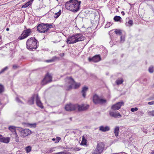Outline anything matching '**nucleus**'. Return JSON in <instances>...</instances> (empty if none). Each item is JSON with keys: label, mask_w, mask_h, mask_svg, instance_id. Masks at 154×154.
Returning <instances> with one entry per match:
<instances>
[{"label": "nucleus", "mask_w": 154, "mask_h": 154, "mask_svg": "<svg viewBox=\"0 0 154 154\" xmlns=\"http://www.w3.org/2000/svg\"><path fill=\"white\" fill-rule=\"evenodd\" d=\"M81 3L80 1L78 0H70L66 2L65 8L68 10L75 13L79 10Z\"/></svg>", "instance_id": "nucleus-1"}, {"label": "nucleus", "mask_w": 154, "mask_h": 154, "mask_svg": "<svg viewBox=\"0 0 154 154\" xmlns=\"http://www.w3.org/2000/svg\"><path fill=\"white\" fill-rule=\"evenodd\" d=\"M38 41L34 37H32L28 39L26 42L27 48L30 50L35 49L37 47Z\"/></svg>", "instance_id": "nucleus-2"}, {"label": "nucleus", "mask_w": 154, "mask_h": 154, "mask_svg": "<svg viewBox=\"0 0 154 154\" xmlns=\"http://www.w3.org/2000/svg\"><path fill=\"white\" fill-rule=\"evenodd\" d=\"M52 27V24L41 23L37 27V30L41 33H46L49 28Z\"/></svg>", "instance_id": "nucleus-3"}, {"label": "nucleus", "mask_w": 154, "mask_h": 154, "mask_svg": "<svg viewBox=\"0 0 154 154\" xmlns=\"http://www.w3.org/2000/svg\"><path fill=\"white\" fill-rule=\"evenodd\" d=\"M105 145L102 142L97 143L94 152L91 154H100L104 149Z\"/></svg>", "instance_id": "nucleus-4"}, {"label": "nucleus", "mask_w": 154, "mask_h": 154, "mask_svg": "<svg viewBox=\"0 0 154 154\" xmlns=\"http://www.w3.org/2000/svg\"><path fill=\"white\" fill-rule=\"evenodd\" d=\"M52 76L51 74L49 72H47L45 75V77L42 80L41 84L44 85L52 81Z\"/></svg>", "instance_id": "nucleus-5"}, {"label": "nucleus", "mask_w": 154, "mask_h": 154, "mask_svg": "<svg viewBox=\"0 0 154 154\" xmlns=\"http://www.w3.org/2000/svg\"><path fill=\"white\" fill-rule=\"evenodd\" d=\"M93 102L96 104H102L105 103L106 102V99L100 98V97L96 94H95L93 96Z\"/></svg>", "instance_id": "nucleus-6"}, {"label": "nucleus", "mask_w": 154, "mask_h": 154, "mask_svg": "<svg viewBox=\"0 0 154 154\" xmlns=\"http://www.w3.org/2000/svg\"><path fill=\"white\" fill-rule=\"evenodd\" d=\"M32 33L31 29H29L24 30L21 35L19 36L18 38L20 40L24 39L30 35Z\"/></svg>", "instance_id": "nucleus-7"}, {"label": "nucleus", "mask_w": 154, "mask_h": 154, "mask_svg": "<svg viewBox=\"0 0 154 154\" xmlns=\"http://www.w3.org/2000/svg\"><path fill=\"white\" fill-rule=\"evenodd\" d=\"M124 102L123 101L118 102L111 106V109L114 111L118 110L120 109L122 106L124 105Z\"/></svg>", "instance_id": "nucleus-8"}, {"label": "nucleus", "mask_w": 154, "mask_h": 154, "mask_svg": "<svg viewBox=\"0 0 154 154\" xmlns=\"http://www.w3.org/2000/svg\"><path fill=\"white\" fill-rule=\"evenodd\" d=\"M19 131L21 132V135L24 137L29 135L32 133L31 131L28 129H23L22 128H20Z\"/></svg>", "instance_id": "nucleus-9"}, {"label": "nucleus", "mask_w": 154, "mask_h": 154, "mask_svg": "<svg viewBox=\"0 0 154 154\" xmlns=\"http://www.w3.org/2000/svg\"><path fill=\"white\" fill-rule=\"evenodd\" d=\"M89 107L88 105L85 106L84 104H82L80 105L78 104H76L75 110L77 109L79 111H84L87 109Z\"/></svg>", "instance_id": "nucleus-10"}, {"label": "nucleus", "mask_w": 154, "mask_h": 154, "mask_svg": "<svg viewBox=\"0 0 154 154\" xmlns=\"http://www.w3.org/2000/svg\"><path fill=\"white\" fill-rule=\"evenodd\" d=\"M76 104L69 103L66 105L65 107L66 110L68 111H71L75 110Z\"/></svg>", "instance_id": "nucleus-11"}, {"label": "nucleus", "mask_w": 154, "mask_h": 154, "mask_svg": "<svg viewBox=\"0 0 154 154\" xmlns=\"http://www.w3.org/2000/svg\"><path fill=\"white\" fill-rule=\"evenodd\" d=\"M114 110H110L109 115L110 116L115 118H119L122 117L121 115L118 112H114Z\"/></svg>", "instance_id": "nucleus-12"}, {"label": "nucleus", "mask_w": 154, "mask_h": 154, "mask_svg": "<svg viewBox=\"0 0 154 154\" xmlns=\"http://www.w3.org/2000/svg\"><path fill=\"white\" fill-rule=\"evenodd\" d=\"M66 42L69 44H74L77 42V41L75 39V34L73 35L72 36H69Z\"/></svg>", "instance_id": "nucleus-13"}, {"label": "nucleus", "mask_w": 154, "mask_h": 154, "mask_svg": "<svg viewBox=\"0 0 154 154\" xmlns=\"http://www.w3.org/2000/svg\"><path fill=\"white\" fill-rule=\"evenodd\" d=\"M88 60L89 62H97L101 60V58L99 55H97L94 56L91 58L89 57Z\"/></svg>", "instance_id": "nucleus-14"}, {"label": "nucleus", "mask_w": 154, "mask_h": 154, "mask_svg": "<svg viewBox=\"0 0 154 154\" xmlns=\"http://www.w3.org/2000/svg\"><path fill=\"white\" fill-rule=\"evenodd\" d=\"M75 35L76 40H77V42L82 41L84 40L85 37L81 33H77L75 34Z\"/></svg>", "instance_id": "nucleus-15"}, {"label": "nucleus", "mask_w": 154, "mask_h": 154, "mask_svg": "<svg viewBox=\"0 0 154 154\" xmlns=\"http://www.w3.org/2000/svg\"><path fill=\"white\" fill-rule=\"evenodd\" d=\"M36 103L37 105L41 109H43L44 106L42 105L38 94H36Z\"/></svg>", "instance_id": "nucleus-16"}, {"label": "nucleus", "mask_w": 154, "mask_h": 154, "mask_svg": "<svg viewBox=\"0 0 154 154\" xmlns=\"http://www.w3.org/2000/svg\"><path fill=\"white\" fill-rule=\"evenodd\" d=\"M110 130L109 127L106 126H104L103 125L99 127V130L103 132H105L109 131Z\"/></svg>", "instance_id": "nucleus-17"}, {"label": "nucleus", "mask_w": 154, "mask_h": 154, "mask_svg": "<svg viewBox=\"0 0 154 154\" xmlns=\"http://www.w3.org/2000/svg\"><path fill=\"white\" fill-rule=\"evenodd\" d=\"M66 79L69 84H70V85H74L75 83V81L74 79L71 77H67Z\"/></svg>", "instance_id": "nucleus-18"}, {"label": "nucleus", "mask_w": 154, "mask_h": 154, "mask_svg": "<svg viewBox=\"0 0 154 154\" xmlns=\"http://www.w3.org/2000/svg\"><path fill=\"white\" fill-rule=\"evenodd\" d=\"M36 98V95L35 94L32 96L28 100L27 103L29 105H32L34 103V99Z\"/></svg>", "instance_id": "nucleus-19"}, {"label": "nucleus", "mask_w": 154, "mask_h": 154, "mask_svg": "<svg viewBox=\"0 0 154 154\" xmlns=\"http://www.w3.org/2000/svg\"><path fill=\"white\" fill-rule=\"evenodd\" d=\"M17 128L13 126H10L8 128V129L11 132L13 133V134L14 135L15 134V132H16V128Z\"/></svg>", "instance_id": "nucleus-20"}, {"label": "nucleus", "mask_w": 154, "mask_h": 154, "mask_svg": "<svg viewBox=\"0 0 154 154\" xmlns=\"http://www.w3.org/2000/svg\"><path fill=\"white\" fill-rule=\"evenodd\" d=\"M88 88L86 87H84L83 88L81 92L82 96L85 98L86 95V92L88 91Z\"/></svg>", "instance_id": "nucleus-21"}, {"label": "nucleus", "mask_w": 154, "mask_h": 154, "mask_svg": "<svg viewBox=\"0 0 154 154\" xmlns=\"http://www.w3.org/2000/svg\"><path fill=\"white\" fill-rule=\"evenodd\" d=\"M119 126L116 127L114 129V133L115 136L117 137L119 136Z\"/></svg>", "instance_id": "nucleus-22"}, {"label": "nucleus", "mask_w": 154, "mask_h": 154, "mask_svg": "<svg viewBox=\"0 0 154 154\" xmlns=\"http://www.w3.org/2000/svg\"><path fill=\"white\" fill-rule=\"evenodd\" d=\"M124 82V80L122 78H119L116 81V83L117 85H119L121 84Z\"/></svg>", "instance_id": "nucleus-23"}, {"label": "nucleus", "mask_w": 154, "mask_h": 154, "mask_svg": "<svg viewBox=\"0 0 154 154\" xmlns=\"http://www.w3.org/2000/svg\"><path fill=\"white\" fill-rule=\"evenodd\" d=\"M82 140L80 143V144L82 145H86L87 140L84 136L82 137Z\"/></svg>", "instance_id": "nucleus-24"}, {"label": "nucleus", "mask_w": 154, "mask_h": 154, "mask_svg": "<svg viewBox=\"0 0 154 154\" xmlns=\"http://www.w3.org/2000/svg\"><path fill=\"white\" fill-rule=\"evenodd\" d=\"M10 140V138L9 137H4L3 140L1 142L5 143H8L9 142Z\"/></svg>", "instance_id": "nucleus-25"}, {"label": "nucleus", "mask_w": 154, "mask_h": 154, "mask_svg": "<svg viewBox=\"0 0 154 154\" xmlns=\"http://www.w3.org/2000/svg\"><path fill=\"white\" fill-rule=\"evenodd\" d=\"M114 20L116 22H118V21H121V20L122 19L121 17L118 16H115L113 18Z\"/></svg>", "instance_id": "nucleus-26"}, {"label": "nucleus", "mask_w": 154, "mask_h": 154, "mask_svg": "<svg viewBox=\"0 0 154 154\" xmlns=\"http://www.w3.org/2000/svg\"><path fill=\"white\" fill-rule=\"evenodd\" d=\"M133 21L131 20H129L128 22H126L125 23V25L126 26L131 27L133 25Z\"/></svg>", "instance_id": "nucleus-27"}, {"label": "nucleus", "mask_w": 154, "mask_h": 154, "mask_svg": "<svg viewBox=\"0 0 154 154\" xmlns=\"http://www.w3.org/2000/svg\"><path fill=\"white\" fill-rule=\"evenodd\" d=\"M58 58L56 57H53L51 59L47 60L48 62H52L58 59Z\"/></svg>", "instance_id": "nucleus-28"}, {"label": "nucleus", "mask_w": 154, "mask_h": 154, "mask_svg": "<svg viewBox=\"0 0 154 154\" xmlns=\"http://www.w3.org/2000/svg\"><path fill=\"white\" fill-rule=\"evenodd\" d=\"M115 33L118 35H121L122 34V32L121 30L120 29H115V30L114 31Z\"/></svg>", "instance_id": "nucleus-29"}, {"label": "nucleus", "mask_w": 154, "mask_h": 154, "mask_svg": "<svg viewBox=\"0 0 154 154\" xmlns=\"http://www.w3.org/2000/svg\"><path fill=\"white\" fill-rule=\"evenodd\" d=\"M15 139V140L17 142H18L19 141V139L18 135L17 134V132H15V134H14Z\"/></svg>", "instance_id": "nucleus-30"}, {"label": "nucleus", "mask_w": 154, "mask_h": 154, "mask_svg": "<svg viewBox=\"0 0 154 154\" xmlns=\"http://www.w3.org/2000/svg\"><path fill=\"white\" fill-rule=\"evenodd\" d=\"M26 125H27L29 126L30 128H35L36 127V124L35 123H33V124H30L29 123H27L26 124Z\"/></svg>", "instance_id": "nucleus-31"}, {"label": "nucleus", "mask_w": 154, "mask_h": 154, "mask_svg": "<svg viewBox=\"0 0 154 154\" xmlns=\"http://www.w3.org/2000/svg\"><path fill=\"white\" fill-rule=\"evenodd\" d=\"M61 14V10H60V11L56 13L54 16V17L55 18H57L58 17L60 16V15Z\"/></svg>", "instance_id": "nucleus-32"}, {"label": "nucleus", "mask_w": 154, "mask_h": 154, "mask_svg": "<svg viewBox=\"0 0 154 154\" xmlns=\"http://www.w3.org/2000/svg\"><path fill=\"white\" fill-rule=\"evenodd\" d=\"M4 87L3 85L0 84V94L4 92Z\"/></svg>", "instance_id": "nucleus-33"}, {"label": "nucleus", "mask_w": 154, "mask_h": 154, "mask_svg": "<svg viewBox=\"0 0 154 154\" xmlns=\"http://www.w3.org/2000/svg\"><path fill=\"white\" fill-rule=\"evenodd\" d=\"M31 147L30 146H28L26 148V150L27 153L30 152L31 151Z\"/></svg>", "instance_id": "nucleus-34"}, {"label": "nucleus", "mask_w": 154, "mask_h": 154, "mask_svg": "<svg viewBox=\"0 0 154 154\" xmlns=\"http://www.w3.org/2000/svg\"><path fill=\"white\" fill-rule=\"evenodd\" d=\"M29 3H30L29 2H27L24 5H23L22 6L21 8H26V7H28L30 5Z\"/></svg>", "instance_id": "nucleus-35"}, {"label": "nucleus", "mask_w": 154, "mask_h": 154, "mask_svg": "<svg viewBox=\"0 0 154 154\" xmlns=\"http://www.w3.org/2000/svg\"><path fill=\"white\" fill-rule=\"evenodd\" d=\"M74 89H76L78 88L80 85V84L79 83H76L75 82L74 84Z\"/></svg>", "instance_id": "nucleus-36"}, {"label": "nucleus", "mask_w": 154, "mask_h": 154, "mask_svg": "<svg viewBox=\"0 0 154 154\" xmlns=\"http://www.w3.org/2000/svg\"><path fill=\"white\" fill-rule=\"evenodd\" d=\"M8 69V67L6 66L4 68L2 69V70L0 71V74L3 73L5 71L7 70Z\"/></svg>", "instance_id": "nucleus-37"}, {"label": "nucleus", "mask_w": 154, "mask_h": 154, "mask_svg": "<svg viewBox=\"0 0 154 154\" xmlns=\"http://www.w3.org/2000/svg\"><path fill=\"white\" fill-rule=\"evenodd\" d=\"M149 71V72L152 73L153 72V69L152 66H151L149 67L148 69Z\"/></svg>", "instance_id": "nucleus-38"}, {"label": "nucleus", "mask_w": 154, "mask_h": 154, "mask_svg": "<svg viewBox=\"0 0 154 154\" xmlns=\"http://www.w3.org/2000/svg\"><path fill=\"white\" fill-rule=\"evenodd\" d=\"M73 85H70L69 86H68L66 88V91H69L71 90L72 88Z\"/></svg>", "instance_id": "nucleus-39"}, {"label": "nucleus", "mask_w": 154, "mask_h": 154, "mask_svg": "<svg viewBox=\"0 0 154 154\" xmlns=\"http://www.w3.org/2000/svg\"><path fill=\"white\" fill-rule=\"evenodd\" d=\"M138 109L137 107L132 108L131 109V111L133 112H134L135 111H137L138 110Z\"/></svg>", "instance_id": "nucleus-40"}, {"label": "nucleus", "mask_w": 154, "mask_h": 154, "mask_svg": "<svg viewBox=\"0 0 154 154\" xmlns=\"http://www.w3.org/2000/svg\"><path fill=\"white\" fill-rule=\"evenodd\" d=\"M56 141H55V143H58L59 142V141H60V140H61L60 137H56Z\"/></svg>", "instance_id": "nucleus-41"}, {"label": "nucleus", "mask_w": 154, "mask_h": 154, "mask_svg": "<svg viewBox=\"0 0 154 154\" xmlns=\"http://www.w3.org/2000/svg\"><path fill=\"white\" fill-rule=\"evenodd\" d=\"M16 101L18 103H23V102L19 99L18 97H17L16 98Z\"/></svg>", "instance_id": "nucleus-42"}, {"label": "nucleus", "mask_w": 154, "mask_h": 154, "mask_svg": "<svg viewBox=\"0 0 154 154\" xmlns=\"http://www.w3.org/2000/svg\"><path fill=\"white\" fill-rule=\"evenodd\" d=\"M110 22L108 23L105 25V28H108L110 27Z\"/></svg>", "instance_id": "nucleus-43"}, {"label": "nucleus", "mask_w": 154, "mask_h": 154, "mask_svg": "<svg viewBox=\"0 0 154 154\" xmlns=\"http://www.w3.org/2000/svg\"><path fill=\"white\" fill-rule=\"evenodd\" d=\"M149 115L151 116H154V111L150 112H149Z\"/></svg>", "instance_id": "nucleus-44"}, {"label": "nucleus", "mask_w": 154, "mask_h": 154, "mask_svg": "<svg viewBox=\"0 0 154 154\" xmlns=\"http://www.w3.org/2000/svg\"><path fill=\"white\" fill-rule=\"evenodd\" d=\"M19 67V66H17V65H16V64H14V65L13 66V68L14 69H17L18 67Z\"/></svg>", "instance_id": "nucleus-45"}, {"label": "nucleus", "mask_w": 154, "mask_h": 154, "mask_svg": "<svg viewBox=\"0 0 154 154\" xmlns=\"http://www.w3.org/2000/svg\"><path fill=\"white\" fill-rule=\"evenodd\" d=\"M121 41L122 42H123L125 41L124 38L122 36L120 37Z\"/></svg>", "instance_id": "nucleus-46"}, {"label": "nucleus", "mask_w": 154, "mask_h": 154, "mask_svg": "<svg viewBox=\"0 0 154 154\" xmlns=\"http://www.w3.org/2000/svg\"><path fill=\"white\" fill-rule=\"evenodd\" d=\"M148 104L149 105H153L154 104V101H152L151 102H149L148 103Z\"/></svg>", "instance_id": "nucleus-47"}, {"label": "nucleus", "mask_w": 154, "mask_h": 154, "mask_svg": "<svg viewBox=\"0 0 154 154\" xmlns=\"http://www.w3.org/2000/svg\"><path fill=\"white\" fill-rule=\"evenodd\" d=\"M3 137L0 134V142H2Z\"/></svg>", "instance_id": "nucleus-48"}, {"label": "nucleus", "mask_w": 154, "mask_h": 154, "mask_svg": "<svg viewBox=\"0 0 154 154\" xmlns=\"http://www.w3.org/2000/svg\"><path fill=\"white\" fill-rule=\"evenodd\" d=\"M80 149L78 147H76L74 149V150L75 151H77L79 150Z\"/></svg>", "instance_id": "nucleus-49"}, {"label": "nucleus", "mask_w": 154, "mask_h": 154, "mask_svg": "<svg viewBox=\"0 0 154 154\" xmlns=\"http://www.w3.org/2000/svg\"><path fill=\"white\" fill-rule=\"evenodd\" d=\"M64 152H57L54 153V154H63Z\"/></svg>", "instance_id": "nucleus-50"}, {"label": "nucleus", "mask_w": 154, "mask_h": 154, "mask_svg": "<svg viewBox=\"0 0 154 154\" xmlns=\"http://www.w3.org/2000/svg\"><path fill=\"white\" fill-rule=\"evenodd\" d=\"M33 0H30V1H28V2H29L30 5H31L32 4V2L33 1Z\"/></svg>", "instance_id": "nucleus-51"}, {"label": "nucleus", "mask_w": 154, "mask_h": 154, "mask_svg": "<svg viewBox=\"0 0 154 154\" xmlns=\"http://www.w3.org/2000/svg\"><path fill=\"white\" fill-rule=\"evenodd\" d=\"M64 55V53H63L62 54H60V56H61V57H62Z\"/></svg>", "instance_id": "nucleus-52"}, {"label": "nucleus", "mask_w": 154, "mask_h": 154, "mask_svg": "<svg viewBox=\"0 0 154 154\" xmlns=\"http://www.w3.org/2000/svg\"><path fill=\"white\" fill-rule=\"evenodd\" d=\"M70 154V153L69 152H64V154Z\"/></svg>", "instance_id": "nucleus-53"}, {"label": "nucleus", "mask_w": 154, "mask_h": 154, "mask_svg": "<svg viewBox=\"0 0 154 154\" xmlns=\"http://www.w3.org/2000/svg\"><path fill=\"white\" fill-rule=\"evenodd\" d=\"M121 13L123 15H125V13L124 11H122L121 12Z\"/></svg>", "instance_id": "nucleus-54"}, {"label": "nucleus", "mask_w": 154, "mask_h": 154, "mask_svg": "<svg viewBox=\"0 0 154 154\" xmlns=\"http://www.w3.org/2000/svg\"><path fill=\"white\" fill-rule=\"evenodd\" d=\"M52 140L54 141H56V139L55 138H53L52 139Z\"/></svg>", "instance_id": "nucleus-55"}, {"label": "nucleus", "mask_w": 154, "mask_h": 154, "mask_svg": "<svg viewBox=\"0 0 154 154\" xmlns=\"http://www.w3.org/2000/svg\"><path fill=\"white\" fill-rule=\"evenodd\" d=\"M151 99H154V94L151 97Z\"/></svg>", "instance_id": "nucleus-56"}, {"label": "nucleus", "mask_w": 154, "mask_h": 154, "mask_svg": "<svg viewBox=\"0 0 154 154\" xmlns=\"http://www.w3.org/2000/svg\"><path fill=\"white\" fill-rule=\"evenodd\" d=\"M6 30L7 31H8L9 30V29L8 28H7L6 29Z\"/></svg>", "instance_id": "nucleus-57"}, {"label": "nucleus", "mask_w": 154, "mask_h": 154, "mask_svg": "<svg viewBox=\"0 0 154 154\" xmlns=\"http://www.w3.org/2000/svg\"><path fill=\"white\" fill-rule=\"evenodd\" d=\"M152 154H154V150L153 151V152L152 153Z\"/></svg>", "instance_id": "nucleus-58"}, {"label": "nucleus", "mask_w": 154, "mask_h": 154, "mask_svg": "<svg viewBox=\"0 0 154 154\" xmlns=\"http://www.w3.org/2000/svg\"><path fill=\"white\" fill-rule=\"evenodd\" d=\"M72 118H70V120H72Z\"/></svg>", "instance_id": "nucleus-59"}, {"label": "nucleus", "mask_w": 154, "mask_h": 154, "mask_svg": "<svg viewBox=\"0 0 154 154\" xmlns=\"http://www.w3.org/2000/svg\"><path fill=\"white\" fill-rule=\"evenodd\" d=\"M1 37L0 36V39H1Z\"/></svg>", "instance_id": "nucleus-60"}, {"label": "nucleus", "mask_w": 154, "mask_h": 154, "mask_svg": "<svg viewBox=\"0 0 154 154\" xmlns=\"http://www.w3.org/2000/svg\"><path fill=\"white\" fill-rule=\"evenodd\" d=\"M153 130L154 131V128H153Z\"/></svg>", "instance_id": "nucleus-61"}]
</instances>
